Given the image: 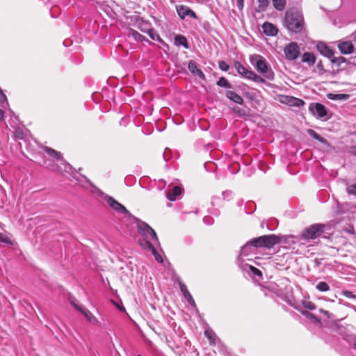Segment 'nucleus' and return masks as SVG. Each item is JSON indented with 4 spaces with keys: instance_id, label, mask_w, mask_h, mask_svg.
<instances>
[{
    "instance_id": "nucleus-8",
    "label": "nucleus",
    "mask_w": 356,
    "mask_h": 356,
    "mask_svg": "<svg viewBox=\"0 0 356 356\" xmlns=\"http://www.w3.org/2000/svg\"><path fill=\"white\" fill-rule=\"evenodd\" d=\"M150 240H152L150 238H143V240L139 241V243L143 249L151 251L154 256L155 259L158 262L162 263V257L158 253L154 244L150 241Z\"/></svg>"
},
{
    "instance_id": "nucleus-41",
    "label": "nucleus",
    "mask_w": 356,
    "mask_h": 356,
    "mask_svg": "<svg viewBox=\"0 0 356 356\" xmlns=\"http://www.w3.org/2000/svg\"><path fill=\"white\" fill-rule=\"evenodd\" d=\"M14 136L16 138H18V139H23L24 138V133H23V131L18 129H17L15 133H14Z\"/></svg>"
},
{
    "instance_id": "nucleus-15",
    "label": "nucleus",
    "mask_w": 356,
    "mask_h": 356,
    "mask_svg": "<svg viewBox=\"0 0 356 356\" xmlns=\"http://www.w3.org/2000/svg\"><path fill=\"white\" fill-rule=\"evenodd\" d=\"M263 32L266 35L275 36L278 33L277 28L270 22H265L262 25Z\"/></svg>"
},
{
    "instance_id": "nucleus-40",
    "label": "nucleus",
    "mask_w": 356,
    "mask_h": 356,
    "mask_svg": "<svg viewBox=\"0 0 356 356\" xmlns=\"http://www.w3.org/2000/svg\"><path fill=\"white\" fill-rule=\"evenodd\" d=\"M64 164H65V169L64 170L67 172V173H70L72 170H75L74 169V168L68 163L66 162V161L65 160V161H62Z\"/></svg>"
},
{
    "instance_id": "nucleus-29",
    "label": "nucleus",
    "mask_w": 356,
    "mask_h": 356,
    "mask_svg": "<svg viewBox=\"0 0 356 356\" xmlns=\"http://www.w3.org/2000/svg\"><path fill=\"white\" fill-rule=\"evenodd\" d=\"M147 33L148 34V35L150 37V38L152 40L158 41L161 43L163 42V40H162V38L160 37V35H159L157 31L156 30H154V29H149L147 31Z\"/></svg>"
},
{
    "instance_id": "nucleus-5",
    "label": "nucleus",
    "mask_w": 356,
    "mask_h": 356,
    "mask_svg": "<svg viewBox=\"0 0 356 356\" xmlns=\"http://www.w3.org/2000/svg\"><path fill=\"white\" fill-rule=\"evenodd\" d=\"M234 67L237 72L243 77L252 80L256 83H265V79L255 74L253 71L245 68L239 61H234Z\"/></svg>"
},
{
    "instance_id": "nucleus-46",
    "label": "nucleus",
    "mask_w": 356,
    "mask_h": 356,
    "mask_svg": "<svg viewBox=\"0 0 356 356\" xmlns=\"http://www.w3.org/2000/svg\"><path fill=\"white\" fill-rule=\"evenodd\" d=\"M7 102V97L5 94L3 93V92L0 91V104H2L3 103Z\"/></svg>"
},
{
    "instance_id": "nucleus-57",
    "label": "nucleus",
    "mask_w": 356,
    "mask_h": 356,
    "mask_svg": "<svg viewBox=\"0 0 356 356\" xmlns=\"http://www.w3.org/2000/svg\"><path fill=\"white\" fill-rule=\"evenodd\" d=\"M138 356H141V355H138Z\"/></svg>"
},
{
    "instance_id": "nucleus-7",
    "label": "nucleus",
    "mask_w": 356,
    "mask_h": 356,
    "mask_svg": "<svg viewBox=\"0 0 356 356\" xmlns=\"http://www.w3.org/2000/svg\"><path fill=\"white\" fill-rule=\"evenodd\" d=\"M284 52L287 60H294L300 55V47L296 42H291L284 47Z\"/></svg>"
},
{
    "instance_id": "nucleus-14",
    "label": "nucleus",
    "mask_w": 356,
    "mask_h": 356,
    "mask_svg": "<svg viewBox=\"0 0 356 356\" xmlns=\"http://www.w3.org/2000/svg\"><path fill=\"white\" fill-rule=\"evenodd\" d=\"M337 47L343 54H350L354 51L353 44L350 41L339 42Z\"/></svg>"
},
{
    "instance_id": "nucleus-28",
    "label": "nucleus",
    "mask_w": 356,
    "mask_h": 356,
    "mask_svg": "<svg viewBox=\"0 0 356 356\" xmlns=\"http://www.w3.org/2000/svg\"><path fill=\"white\" fill-rule=\"evenodd\" d=\"M130 35L135 40H137V41H140V42H143V41H146V42H149V41L148 40V39H147L145 36H143V35H141L140 33H138V31H136V30H134V29H131L130 30Z\"/></svg>"
},
{
    "instance_id": "nucleus-22",
    "label": "nucleus",
    "mask_w": 356,
    "mask_h": 356,
    "mask_svg": "<svg viewBox=\"0 0 356 356\" xmlns=\"http://www.w3.org/2000/svg\"><path fill=\"white\" fill-rule=\"evenodd\" d=\"M80 312L85 316V317L90 321L91 323L96 324L98 323V321L96 317L93 316V314L87 309L85 307H83L80 309Z\"/></svg>"
},
{
    "instance_id": "nucleus-37",
    "label": "nucleus",
    "mask_w": 356,
    "mask_h": 356,
    "mask_svg": "<svg viewBox=\"0 0 356 356\" xmlns=\"http://www.w3.org/2000/svg\"><path fill=\"white\" fill-rule=\"evenodd\" d=\"M218 67L222 71L224 72H227L229 69V65L224 60L218 61Z\"/></svg>"
},
{
    "instance_id": "nucleus-24",
    "label": "nucleus",
    "mask_w": 356,
    "mask_h": 356,
    "mask_svg": "<svg viewBox=\"0 0 356 356\" xmlns=\"http://www.w3.org/2000/svg\"><path fill=\"white\" fill-rule=\"evenodd\" d=\"M307 134L311 136L313 138H314L315 140L319 141L320 143H323V144H325V145H328V142L327 140L323 138L322 136H321L318 134H317L314 130L313 129H307Z\"/></svg>"
},
{
    "instance_id": "nucleus-12",
    "label": "nucleus",
    "mask_w": 356,
    "mask_h": 356,
    "mask_svg": "<svg viewBox=\"0 0 356 356\" xmlns=\"http://www.w3.org/2000/svg\"><path fill=\"white\" fill-rule=\"evenodd\" d=\"M316 49L323 56L331 58L334 56V51L329 46L323 42H319L316 44Z\"/></svg>"
},
{
    "instance_id": "nucleus-1",
    "label": "nucleus",
    "mask_w": 356,
    "mask_h": 356,
    "mask_svg": "<svg viewBox=\"0 0 356 356\" xmlns=\"http://www.w3.org/2000/svg\"><path fill=\"white\" fill-rule=\"evenodd\" d=\"M284 25L291 32L300 33L305 25L302 14L296 8L289 9L285 13Z\"/></svg>"
},
{
    "instance_id": "nucleus-3",
    "label": "nucleus",
    "mask_w": 356,
    "mask_h": 356,
    "mask_svg": "<svg viewBox=\"0 0 356 356\" xmlns=\"http://www.w3.org/2000/svg\"><path fill=\"white\" fill-rule=\"evenodd\" d=\"M251 242L254 248H273L275 245L280 243V237L275 235H264L259 237L254 238Z\"/></svg>"
},
{
    "instance_id": "nucleus-13",
    "label": "nucleus",
    "mask_w": 356,
    "mask_h": 356,
    "mask_svg": "<svg viewBox=\"0 0 356 356\" xmlns=\"http://www.w3.org/2000/svg\"><path fill=\"white\" fill-rule=\"evenodd\" d=\"M188 68L189 71L195 75H197L202 80H205L206 76L203 72L198 67V65L194 60L188 62Z\"/></svg>"
},
{
    "instance_id": "nucleus-53",
    "label": "nucleus",
    "mask_w": 356,
    "mask_h": 356,
    "mask_svg": "<svg viewBox=\"0 0 356 356\" xmlns=\"http://www.w3.org/2000/svg\"><path fill=\"white\" fill-rule=\"evenodd\" d=\"M353 40L355 42H356V31L354 33V38H353Z\"/></svg>"
},
{
    "instance_id": "nucleus-34",
    "label": "nucleus",
    "mask_w": 356,
    "mask_h": 356,
    "mask_svg": "<svg viewBox=\"0 0 356 356\" xmlns=\"http://www.w3.org/2000/svg\"><path fill=\"white\" fill-rule=\"evenodd\" d=\"M316 288L319 291H322V292H325V291H327L330 290V286H329L328 284L326 283L325 282H318L316 284Z\"/></svg>"
},
{
    "instance_id": "nucleus-45",
    "label": "nucleus",
    "mask_w": 356,
    "mask_h": 356,
    "mask_svg": "<svg viewBox=\"0 0 356 356\" xmlns=\"http://www.w3.org/2000/svg\"><path fill=\"white\" fill-rule=\"evenodd\" d=\"M0 241L6 243H10V241L8 237L6 236L3 234L0 233Z\"/></svg>"
},
{
    "instance_id": "nucleus-51",
    "label": "nucleus",
    "mask_w": 356,
    "mask_h": 356,
    "mask_svg": "<svg viewBox=\"0 0 356 356\" xmlns=\"http://www.w3.org/2000/svg\"><path fill=\"white\" fill-rule=\"evenodd\" d=\"M317 68L319 69V70H323V64L321 63V61H320L319 63H318L317 65H316Z\"/></svg>"
},
{
    "instance_id": "nucleus-42",
    "label": "nucleus",
    "mask_w": 356,
    "mask_h": 356,
    "mask_svg": "<svg viewBox=\"0 0 356 356\" xmlns=\"http://www.w3.org/2000/svg\"><path fill=\"white\" fill-rule=\"evenodd\" d=\"M304 104H305V102L303 100H302L300 99H298V98H294L293 102V106L300 107V106H303Z\"/></svg>"
},
{
    "instance_id": "nucleus-39",
    "label": "nucleus",
    "mask_w": 356,
    "mask_h": 356,
    "mask_svg": "<svg viewBox=\"0 0 356 356\" xmlns=\"http://www.w3.org/2000/svg\"><path fill=\"white\" fill-rule=\"evenodd\" d=\"M343 295L348 298H350V299H354L356 300V296L354 295L353 293V292L350 291H343Z\"/></svg>"
},
{
    "instance_id": "nucleus-38",
    "label": "nucleus",
    "mask_w": 356,
    "mask_h": 356,
    "mask_svg": "<svg viewBox=\"0 0 356 356\" xmlns=\"http://www.w3.org/2000/svg\"><path fill=\"white\" fill-rule=\"evenodd\" d=\"M346 191L348 194L356 196V184L348 186Z\"/></svg>"
},
{
    "instance_id": "nucleus-20",
    "label": "nucleus",
    "mask_w": 356,
    "mask_h": 356,
    "mask_svg": "<svg viewBox=\"0 0 356 356\" xmlns=\"http://www.w3.org/2000/svg\"><path fill=\"white\" fill-rule=\"evenodd\" d=\"M44 150L47 154L55 158L56 159L60 161H65V159H63L62 154L60 152H57L56 150L47 146L44 147Z\"/></svg>"
},
{
    "instance_id": "nucleus-11",
    "label": "nucleus",
    "mask_w": 356,
    "mask_h": 356,
    "mask_svg": "<svg viewBox=\"0 0 356 356\" xmlns=\"http://www.w3.org/2000/svg\"><path fill=\"white\" fill-rule=\"evenodd\" d=\"M106 200L108 204L117 212L124 214H129V211L125 208V207L116 201L113 197L108 196Z\"/></svg>"
},
{
    "instance_id": "nucleus-54",
    "label": "nucleus",
    "mask_w": 356,
    "mask_h": 356,
    "mask_svg": "<svg viewBox=\"0 0 356 356\" xmlns=\"http://www.w3.org/2000/svg\"><path fill=\"white\" fill-rule=\"evenodd\" d=\"M81 177H83L87 182H89V180L87 179L86 177H85L84 175H81Z\"/></svg>"
},
{
    "instance_id": "nucleus-16",
    "label": "nucleus",
    "mask_w": 356,
    "mask_h": 356,
    "mask_svg": "<svg viewBox=\"0 0 356 356\" xmlns=\"http://www.w3.org/2000/svg\"><path fill=\"white\" fill-rule=\"evenodd\" d=\"M225 96L227 97V98L236 104L242 105L244 103L243 97L236 92H235L234 91L227 90L225 92Z\"/></svg>"
},
{
    "instance_id": "nucleus-47",
    "label": "nucleus",
    "mask_w": 356,
    "mask_h": 356,
    "mask_svg": "<svg viewBox=\"0 0 356 356\" xmlns=\"http://www.w3.org/2000/svg\"><path fill=\"white\" fill-rule=\"evenodd\" d=\"M237 7L241 10L244 6V0H236Z\"/></svg>"
},
{
    "instance_id": "nucleus-43",
    "label": "nucleus",
    "mask_w": 356,
    "mask_h": 356,
    "mask_svg": "<svg viewBox=\"0 0 356 356\" xmlns=\"http://www.w3.org/2000/svg\"><path fill=\"white\" fill-rule=\"evenodd\" d=\"M170 149L166 148L163 152V157L165 161H168L170 159Z\"/></svg>"
},
{
    "instance_id": "nucleus-55",
    "label": "nucleus",
    "mask_w": 356,
    "mask_h": 356,
    "mask_svg": "<svg viewBox=\"0 0 356 356\" xmlns=\"http://www.w3.org/2000/svg\"><path fill=\"white\" fill-rule=\"evenodd\" d=\"M353 347L356 350V342L354 343Z\"/></svg>"
},
{
    "instance_id": "nucleus-10",
    "label": "nucleus",
    "mask_w": 356,
    "mask_h": 356,
    "mask_svg": "<svg viewBox=\"0 0 356 356\" xmlns=\"http://www.w3.org/2000/svg\"><path fill=\"white\" fill-rule=\"evenodd\" d=\"M176 10L181 19H184L186 16H190L193 19H197L195 13L186 6L177 5L176 6Z\"/></svg>"
},
{
    "instance_id": "nucleus-9",
    "label": "nucleus",
    "mask_w": 356,
    "mask_h": 356,
    "mask_svg": "<svg viewBox=\"0 0 356 356\" xmlns=\"http://www.w3.org/2000/svg\"><path fill=\"white\" fill-rule=\"evenodd\" d=\"M309 111L313 115L318 118H323L327 115V109L321 103H311L309 106Z\"/></svg>"
},
{
    "instance_id": "nucleus-6",
    "label": "nucleus",
    "mask_w": 356,
    "mask_h": 356,
    "mask_svg": "<svg viewBox=\"0 0 356 356\" xmlns=\"http://www.w3.org/2000/svg\"><path fill=\"white\" fill-rule=\"evenodd\" d=\"M138 233L143 238H150L152 241L159 243V238L155 231L146 222L139 221L137 225Z\"/></svg>"
},
{
    "instance_id": "nucleus-50",
    "label": "nucleus",
    "mask_w": 356,
    "mask_h": 356,
    "mask_svg": "<svg viewBox=\"0 0 356 356\" xmlns=\"http://www.w3.org/2000/svg\"><path fill=\"white\" fill-rule=\"evenodd\" d=\"M4 118V112L0 108V120H3Z\"/></svg>"
},
{
    "instance_id": "nucleus-52",
    "label": "nucleus",
    "mask_w": 356,
    "mask_h": 356,
    "mask_svg": "<svg viewBox=\"0 0 356 356\" xmlns=\"http://www.w3.org/2000/svg\"><path fill=\"white\" fill-rule=\"evenodd\" d=\"M205 335H206L208 338H209L210 339H211V337L209 335V332H208V331H206V332H205Z\"/></svg>"
},
{
    "instance_id": "nucleus-18",
    "label": "nucleus",
    "mask_w": 356,
    "mask_h": 356,
    "mask_svg": "<svg viewBox=\"0 0 356 356\" xmlns=\"http://www.w3.org/2000/svg\"><path fill=\"white\" fill-rule=\"evenodd\" d=\"M179 286H180V290H181V293H183L184 298L188 301V302L193 306H195V301H194L192 296L188 291L186 286L183 283H180Z\"/></svg>"
},
{
    "instance_id": "nucleus-17",
    "label": "nucleus",
    "mask_w": 356,
    "mask_h": 356,
    "mask_svg": "<svg viewBox=\"0 0 356 356\" xmlns=\"http://www.w3.org/2000/svg\"><path fill=\"white\" fill-rule=\"evenodd\" d=\"M181 193V188L178 186H175L172 188V191H168L166 193V197L170 201H175L177 197H178Z\"/></svg>"
},
{
    "instance_id": "nucleus-27",
    "label": "nucleus",
    "mask_w": 356,
    "mask_h": 356,
    "mask_svg": "<svg viewBox=\"0 0 356 356\" xmlns=\"http://www.w3.org/2000/svg\"><path fill=\"white\" fill-rule=\"evenodd\" d=\"M254 250V248L251 242V241L247 242L242 248H241V254L244 255H248L252 253Z\"/></svg>"
},
{
    "instance_id": "nucleus-49",
    "label": "nucleus",
    "mask_w": 356,
    "mask_h": 356,
    "mask_svg": "<svg viewBox=\"0 0 356 356\" xmlns=\"http://www.w3.org/2000/svg\"><path fill=\"white\" fill-rule=\"evenodd\" d=\"M350 152H351V153H352L353 155L356 156V145L353 146V147H351V151H350Z\"/></svg>"
},
{
    "instance_id": "nucleus-26",
    "label": "nucleus",
    "mask_w": 356,
    "mask_h": 356,
    "mask_svg": "<svg viewBox=\"0 0 356 356\" xmlns=\"http://www.w3.org/2000/svg\"><path fill=\"white\" fill-rule=\"evenodd\" d=\"M259 5L257 6L254 10L257 13H261L264 12L267 10L268 6H269V1L268 0H257Z\"/></svg>"
},
{
    "instance_id": "nucleus-30",
    "label": "nucleus",
    "mask_w": 356,
    "mask_h": 356,
    "mask_svg": "<svg viewBox=\"0 0 356 356\" xmlns=\"http://www.w3.org/2000/svg\"><path fill=\"white\" fill-rule=\"evenodd\" d=\"M274 8L278 11H282L286 6V0H272Z\"/></svg>"
},
{
    "instance_id": "nucleus-23",
    "label": "nucleus",
    "mask_w": 356,
    "mask_h": 356,
    "mask_svg": "<svg viewBox=\"0 0 356 356\" xmlns=\"http://www.w3.org/2000/svg\"><path fill=\"white\" fill-rule=\"evenodd\" d=\"M327 97L328 99H330L331 100L344 101V100H347L350 97V95L348 94H343V93H340V94L328 93L327 95Z\"/></svg>"
},
{
    "instance_id": "nucleus-25",
    "label": "nucleus",
    "mask_w": 356,
    "mask_h": 356,
    "mask_svg": "<svg viewBox=\"0 0 356 356\" xmlns=\"http://www.w3.org/2000/svg\"><path fill=\"white\" fill-rule=\"evenodd\" d=\"M300 313L305 316L307 318L309 319L312 323L316 324L321 323L320 319L312 313L309 312L307 310H300Z\"/></svg>"
},
{
    "instance_id": "nucleus-56",
    "label": "nucleus",
    "mask_w": 356,
    "mask_h": 356,
    "mask_svg": "<svg viewBox=\"0 0 356 356\" xmlns=\"http://www.w3.org/2000/svg\"><path fill=\"white\" fill-rule=\"evenodd\" d=\"M54 170L58 171V168L54 169Z\"/></svg>"
},
{
    "instance_id": "nucleus-31",
    "label": "nucleus",
    "mask_w": 356,
    "mask_h": 356,
    "mask_svg": "<svg viewBox=\"0 0 356 356\" xmlns=\"http://www.w3.org/2000/svg\"><path fill=\"white\" fill-rule=\"evenodd\" d=\"M330 61L333 65H335L337 67H340L342 63H344L347 61L346 58L343 56L334 57V56L330 58Z\"/></svg>"
},
{
    "instance_id": "nucleus-2",
    "label": "nucleus",
    "mask_w": 356,
    "mask_h": 356,
    "mask_svg": "<svg viewBox=\"0 0 356 356\" xmlns=\"http://www.w3.org/2000/svg\"><path fill=\"white\" fill-rule=\"evenodd\" d=\"M250 62L257 72L261 74L265 79L270 81L274 79V72L264 57L260 55H255L250 58Z\"/></svg>"
},
{
    "instance_id": "nucleus-48",
    "label": "nucleus",
    "mask_w": 356,
    "mask_h": 356,
    "mask_svg": "<svg viewBox=\"0 0 356 356\" xmlns=\"http://www.w3.org/2000/svg\"><path fill=\"white\" fill-rule=\"evenodd\" d=\"M319 312L323 314L327 318H330V313H329L328 311H325V310H324L323 309H319Z\"/></svg>"
},
{
    "instance_id": "nucleus-19",
    "label": "nucleus",
    "mask_w": 356,
    "mask_h": 356,
    "mask_svg": "<svg viewBox=\"0 0 356 356\" xmlns=\"http://www.w3.org/2000/svg\"><path fill=\"white\" fill-rule=\"evenodd\" d=\"M302 61L307 63L309 66H312L316 63V56L313 53L305 52L302 55Z\"/></svg>"
},
{
    "instance_id": "nucleus-32",
    "label": "nucleus",
    "mask_w": 356,
    "mask_h": 356,
    "mask_svg": "<svg viewBox=\"0 0 356 356\" xmlns=\"http://www.w3.org/2000/svg\"><path fill=\"white\" fill-rule=\"evenodd\" d=\"M216 84L220 87H223L225 88H232V84L225 78L220 77L217 81Z\"/></svg>"
},
{
    "instance_id": "nucleus-35",
    "label": "nucleus",
    "mask_w": 356,
    "mask_h": 356,
    "mask_svg": "<svg viewBox=\"0 0 356 356\" xmlns=\"http://www.w3.org/2000/svg\"><path fill=\"white\" fill-rule=\"evenodd\" d=\"M233 111L234 113H237L238 115L240 116V117H245V116L248 115L246 110H245L244 108L238 107V106L234 107L233 108Z\"/></svg>"
},
{
    "instance_id": "nucleus-36",
    "label": "nucleus",
    "mask_w": 356,
    "mask_h": 356,
    "mask_svg": "<svg viewBox=\"0 0 356 356\" xmlns=\"http://www.w3.org/2000/svg\"><path fill=\"white\" fill-rule=\"evenodd\" d=\"M302 305L305 309H307L309 310H314L316 309V305L314 303H313L311 301H303Z\"/></svg>"
},
{
    "instance_id": "nucleus-4",
    "label": "nucleus",
    "mask_w": 356,
    "mask_h": 356,
    "mask_svg": "<svg viewBox=\"0 0 356 356\" xmlns=\"http://www.w3.org/2000/svg\"><path fill=\"white\" fill-rule=\"evenodd\" d=\"M325 225L321 223L314 224L305 229L301 237L305 240H314L320 237L325 232Z\"/></svg>"
},
{
    "instance_id": "nucleus-21",
    "label": "nucleus",
    "mask_w": 356,
    "mask_h": 356,
    "mask_svg": "<svg viewBox=\"0 0 356 356\" xmlns=\"http://www.w3.org/2000/svg\"><path fill=\"white\" fill-rule=\"evenodd\" d=\"M175 44L177 47L183 46L186 49L189 48L186 38L182 35H177L175 37Z\"/></svg>"
},
{
    "instance_id": "nucleus-44",
    "label": "nucleus",
    "mask_w": 356,
    "mask_h": 356,
    "mask_svg": "<svg viewBox=\"0 0 356 356\" xmlns=\"http://www.w3.org/2000/svg\"><path fill=\"white\" fill-rule=\"evenodd\" d=\"M76 300L74 298L70 300L71 305L74 307L76 309L80 311V309L83 307V306H79L76 303Z\"/></svg>"
},
{
    "instance_id": "nucleus-33",
    "label": "nucleus",
    "mask_w": 356,
    "mask_h": 356,
    "mask_svg": "<svg viewBox=\"0 0 356 356\" xmlns=\"http://www.w3.org/2000/svg\"><path fill=\"white\" fill-rule=\"evenodd\" d=\"M246 267L248 268V270L250 271L252 275L254 276H258L261 277L262 276V273L260 270L257 268L256 267L251 266V265H246Z\"/></svg>"
}]
</instances>
